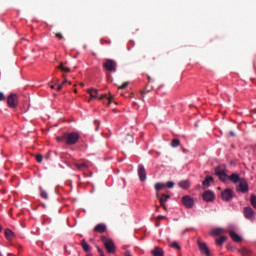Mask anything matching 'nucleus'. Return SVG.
Returning a JSON list of instances; mask_svg holds the SVG:
<instances>
[{"label": "nucleus", "instance_id": "7ed1b4c3", "mask_svg": "<svg viewBox=\"0 0 256 256\" xmlns=\"http://www.w3.org/2000/svg\"><path fill=\"white\" fill-rule=\"evenodd\" d=\"M215 175L218 176L222 183H227V179L231 177L227 175V172H225V166L223 165H219L215 168Z\"/></svg>", "mask_w": 256, "mask_h": 256}, {"label": "nucleus", "instance_id": "864d4df0", "mask_svg": "<svg viewBox=\"0 0 256 256\" xmlns=\"http://www.w3.org/2000/svg\"><path fill=\"white\" fill-rule=\"evenodd\" d=\"M128 256H131V255H128Z\"/></svg>", "mask_w": 256, "mask_h": 256}, {"label": "nucleus", "instance_id": "f8f14e48", "mask_svg": "<svg viewBox=\"0 0 256 256\" xmlns=\"http://www.w3.org/2000/svg\"><path fill=\"white\" fill-rule=\"evenodd\" d=\"M156 197L159 199L161 207L167 210V206L165 205V203H167V201L171 199V196L169 194H162V196L159 198V193H157Z\"/></svg>", "mask_w": 256, "mask_h": 256}, {"label": "nucleus", "instance_id": "de8ad7c7", "mask_svg": "<svg viewBox=\"0 0 256 256\" xmlns=\"http://www.w3.org/2000/svg\"><path fill=\"white\" fill-rule=\"evenodd\" d=\"M148 80L151 81V77L150 76H148Z\"/></svg>", "mask_w": 256, "mask_h": 256}, {"label": "nucleus", "instance_id": "37998d69", "mask_svg": "<svg viewBox=\"0 0 256 256\" xmlns=\"http://www.w3.org/2000/svg\"><path fill=\"white\" fill-rule=\"evenodd\" d=\"M50 87H51V89H57L56 85H51Z\"/></svg>", "mask_w": 256, "mask_h": 256}, {"label": "nucleus", "instance_id": "bb28decb", "mask_svg": "<svg viewBox=\"0 0 256 256\" xmlns=\"http://www.w3.org/2000/svg\"><path fill=\"white\" fill-rule=\"evenodd\" d=\"M238 251H239L240 255H243V256H247L251 253V251H249V249H247V248H242Z\"/></svg>", "mask_w": 256, "mask_h": 256}, {"label": "nucleus", "instance_id": "412c9836", "mask_svg": "<svg viewBox=\"0 0 256 256\" xmlns=\"http://www.w3.org/2000/svg\"><path fill=\"white\" fill-rule=\"evenodd\" d=\"M87 93H89L91 99H97L99 97V90L97 89L87 90Z\"/></svg>", "mask_w": 256, "mask_h": 256}, {"label": "nucleus", "instance_id": "4468645a", "mask_svg": "<svg viewBox=\"0 0 256 256\" xmlns=\"http://www.w3.org/2000/svg\"><path fill=\"white\" fill-rule=\"evenodd\" d=\"M99 100L103 101V104L107 105L109 107L111 105V102L113 101V96H108L107 94H102L99 96Z\"/></svg>", "mask_w": 256, "mask_h": 256}, {"label": "nucleus", "instance_id": "f3484780", "mask_svg": "<svg viewBox=\"0 0 256 256\" xmlns=\"http://www.w3.org/2000/svg\"><path fill=\"white\" fill-rule=\"evenodd\" d=\"M94 231L95 233H105L107 231V226H105V224H97Z\"/></svg>", "mask_w": 256, "mask_h": 256}, {"label": "nucleus", "instance_id": "a211bd4d", "mask_svg": "<svg viewBox=\"0 0 256 256\" xmlns=\"http://www.w3.org/2000/svg\"><path fill=\"white\" fill-rule=\"evenodd\" d=\"M151 254L153 256H164L165 252L163 251V248L155 247L153 250H151Z\"/></svg>", "mask_w": 256, "mask_h": 256}, {"label": "nucleus", "instance_id": "f03ea898", "mask_svg": "<svg viewBox=\"0 0 256 256\" xmlns=\"http://www.w3.org/2000/svg\"><path fill=\"white\" fill-rule=\"evenodd\" d=\"M61 141H64L66 145H75V143L79 141V133H65L63 136H61Z\"/></svg>", "mask_w": 256, "mask_h": 256}, {"label": "nucleus", "instance_id": "b1692460", "mask_svg": "<svg viewBox=\"0 0 256 256\" xmlns=\"http://www.w3.org/2000/svg\"><path fill=\"white\" fill-rule=\"evenodd\" d=\"M225 241H227V237L226 236H221L220 238L216 239V245L218 247H222L223 243H225Z\"/></svg>", "mask_w": 256, "mask_h": 256}, {"label": "nucleus", "instance_id": "f704fd0d", "mask_svg": "<svg viewBox=\"0 0 256 256\" xmlns=\"http://www.w3.org/2000/svg\"><path fill=\"white\" fill-rule=\"evenodd\" d=\"M165 185H166V187H167L168 189H173V187H175V183H173V182H171V181L167 182Z\"/></svg>", "mask_w": 256, "mask_h": 256}, {"label": "nucleus", "instance_id": "f257e3e1", "mask_svg": "<svg viewBox=\"0 0 256 256\" xmlns=\"http://www.w3.org/2000/svg\"><path fill=\"white\" fill-rule=\"evenodd\" d=\"M229 181L234 183V185H237L238 183L236 186V191H238V193H249V184L245 178H241L239 173H232L229 177Z\"/></svg>", "mask_w": 256, "mask_h": 256}, {"label": "nucleus", "instance_id": "6ab92c4d", "mask_svg": "<svg viewBox=\"0 0 256 256\" xmlns=\"http://www.w3.org/2000/svg\"><path fill=\"white\" fill-rule=\"evenodd\" d=\"M4 235L8 241H12V239L15 237V233H13L9 228L5 229Z\"/></svg>", "mask_w": 256, "mask_h": 256}, {"label": "nucleus", "instance_id": "09e8293b", "mask_svg": "<svg viewBox=\"0 0 256 256\" xmlns=\"http://www.w3.org/2000/svg\"><path fill=\"white\" fill-rule=\"evenodd\" d=\"M198 189H201V185H198Z\"/></svg>", "mask_w": 256, "mask_h": 256}, {"label": "nucleus", "instance_id": "79ce46f5", "mask_svg": "<svg viewBox=\"0 0 256 256\" xmlns=\"http://www.w3.org/2000/svg\"><path fill=\"white\" fill-rule=\"evenodd\" d=\"M97 251H98L99 254L103 253V250L99 247L97 248Z\"/></svg>", "mask_w": 256, "mask_h": 256}, {"label": "nucleus", "instance_id": "aec40b11", "mask_svg": "<svg viewBox=\"0 0 256 256\" xmlns=\"http://www.w3.org/2000/svg\"><path fill=\"white\" fill-rule=\"evenodd\" d=\"M178 186L180 189H189V187H191V183L189 180H182L178 183Z\"/></svg>", "mask_w": 256, "mask_h": 256}, {"label": "nucleus", "instance_id": "a878e982", "mask_svg": "<svg viewBox=\"0 0 256 256\" xmlns=\"http://www.w3.org/2000/svg\"><path fill=\"white\" fill-rule=\"evenodd\" d=\"M181 145V141L179 139H173L171 141V147H179Z\"/></svg>", "mask_w": 256, "mask_h": 256}, {"label": "nucleus", "instance_id": "c03bdc74", "mask_svg": "<svg viewBox=\"0 0 256 256\" xmlns=\"http://www.w3.org/2000/svg\"><path fill=\"white\" fill-rule=\"evenodd\" d=\"M146 93H147V92H145V90H142V91H141V94H142V95H145Z\"/></svg>", "mask_w": 256, "mask_h": 256}, {"label": "nucleus", "instance_id": "20e7f679", "mask_svg": "<svg viewBox=\"0 0 256 256\" xmlns=\"http://www.w3.org/2000/svg\"><path fill=\"white\" fill-rule=\"evenodd\" d=\"M101 241L104 244V247L108 253H115V244L113 243V240L102 236Z\"/></svg>", "mask_w": 256, "mask_h": 256}, {"label": "nucleus", "instance_id": "7c9ffc66", "mask_svg": "<svg viewBox=\"0 0 256 256\" xmlns=\"http://www.w3.org/2000/svg\"><path fill=\"white\" fill-rule=\"evenodd\" d=\"M165 187H166V185L163 184V183H156V184H155V190H156V191H161V189H163V188H165Z\"/></svg>", "mask_w": 256, "mask_h": 256}, {"label": "nucleus", "instance_id": "dca6fc26", "mask_svg": "<svg viewBox=\"0 0 256 256\" xmlns=\"http://www.w3.org/2000/svg\"><path fill=\"white\" fill-rule=\"evenodd\" d=\"M229 235L231 237L232 240L235 241V243H241V241H243V238H241V236H239L237 233H235V231L231 230L229 232Z\"/></svg>", "mask_w": 256, "mask_h": 256}, {"label": "nucleus", "instance_id": "ddd939ff", "mask_svg": "<svg viewBox=\"0 0 256 256\" xmlns=\"http://www.w3.org/2000/svg\"><path fill=\"white\" fill-rule=\"evenodd\" d=\"M203 199L207 203H211V201L215 200V193L211 190H207L203 193Z\"/></svg>", "mask_w": 256, "mask_h": 256}, {"label": "nucleus", "instance_id": "cd10ccee", "mask_svg": "<svg viewBox=\"0 0 256 256\" xmlns=\"http://www.w3.org/2000/svg\"><path fill=\"white\" fill-rule=\"evenodd\" d=\"M40 196L42 197V199H49V194L43 189H40Z\"/></svg>", "mask_w": 256, "mask_h": 256}, {"label": "nucleus", "instance_id": "c756f323", "mask_svg": "<svg viewBox=\"0 0 256 256\" xmlns=\"http://www.w3.org/2000/svg\"><path fill=\"white\" fill-rule=\"evenodd\" d=\"M58 69H60V71H64L65 73H69V71H71V69L65 67L63 65V63H61L59 66H58Z\"/></svg>", "mask_w": 256, "mask_h": 256}, {"label": "nucleus", "instance_id": "49530a36", "mask_svg": "<svg viewBox=\"0 0 256 256\" xmlns=\"http://www.w3.org/2000/svg\"><path fill=\"white\" fill-rule=\"evenodd\" d=\"M99 256H105V254L102 252V253L99 254Z\"/></svg>", "mask_w": 256, "mask_h": 256}, {"label": "nucleus", "instance_id": "39448f33", "mask_svg": "<svg viewBox=\"0 0 256 256\" xmlns=\"http://www.w3.org/2000/svg\"><path fill=\"white\" fill-rule=\"evenodd\" d=\"M103 67L106 71H109L110 73H115L117 71V62L112 59H106Z\"/></svg>", "mask_w": 256, "mask_h": 256}, {"label": "nucleus", "instance_id": "393cba45", "mask_svg": "<svg viewBox=\"0 0 256 256\" xmlns=\"http://www.w3.org/2000/svg\"><path fill=\"white\" fill-rule=\"evenodd\" d=\"M223 233V228H216L210 232L211 235L219 236Z\"/></svg>", "mask_w": 256, "mask_h": 256}, {"label": "nucleus", "instance_id": "e433bc0d", "mask_svg": "<svg viewBox=\"0 0 256 256\" xmlns=\"http://www.w3.org/2000/svg\"><path fill=\"white\" fill-rule=\"evenodd\" d=\"M94 125H96L95 131H98L99 125H101V122L99 120H94Z\"/></svg>", "mask_w": 256, "mask_h": 256}, {"label": "nucleus", "instance_id": "58836bf2", "mask_svg": "<svg viewBox=\"0 0 256 256\" xmlns=\"http://www.w3.org/2000/svg\"><path fill=\"white\" fill-rule=\"evenodd\" d=\"M56 37H57L58 39H63V34H61V33H56Z\"/></svg>", "mask_w": 256, "mask_h": 256}, {"label": "nucleus", "instance_id": "8fccbe9b", "mask_svg": "<svg viewBox=\"0 0 256 256\" xmlns=\"http://www.w3.org/2000/svg\"><path fill=\"white\" fill-rule=\"evenodd\" d=\"M156 227H159V223H156Z\"/></svg>", "mask_w": 256, "mask_h": 256}, {"label": "nucleus", "instance_id": "a18cd8bd", "mask_svg": "<svg viewBox=\"0 0 256 256\" xmlns=\"http://www.w3.org/2000/svg\"><path fill=\"white\" fill-rule=\"evenodd\" d=\"M57 141H65V140H61V137H57Z\"/></svg>", "mask_w": 256, "mask_h": 256}, {"label": "nucleus", "instance_id": "603ef678", "mask_svg": "<svg viewBox=\"0 0 256 256\" xmlns=\"http://www.w3.org/2000/svg\"><path fill=\"white\" fill-rule=\"evenodd\" d=\"M130 97H133V94H131Z\"/></svg>", "mask_w": 256, "mask_h": 256}, {"label": "nucleus", "instance_id": "72a5a7b5", "mask_svg": "<svg viewBox=\"0 0 256 256\" xmlns=\"http://www.w3.org/2000/svg\"><path fill=\"white\" fill-rule=\"evenodd\" d=\"M127 87H129V82H124L121 86L118 87V90L127 89Z\"/></svg>", "mask_w": 256, "mask_h": 256}, {"label": "nucleus", "instance_id": "9d476101", "mask_svg": "<svg viewBox=\"0 0 256 256\" xmlns=\"http://www.w3.org/2000/svg\"><path fill=\"white\" fill-rule=\"evenodd\" d=\"M138 177L140 181H147V171L145 170V166L143 164L138 165Z\"/></svg>", "mask_w": 256, "mask_h": 256}, {"label": "nucleus", "instance_id": "5701e85b", "mask_svg": "<svg viewBox=\"0 0 256 256\" xmlns=\"http://www.w3.org/2000/svg\"><path fill=\"white\" fill-rule=\"evenodd\" d=\"M81 247L83 251H85V253H89L91 251V246H89V244H87V241L85 240H82Z\"/></svg>", "mask_w": 256, "mask_h": 256}, {"label": "nucleus", "instance_id": "4c0bfd02", "mask_svg": "<svg viewBox=\"0 0 256 256\" xmlns=\"http://www.w3.org/2000/svg\"><path fill=\"white\" fill-rule=\"evenodd\" d=\"M0 101H5V94L0 92Z\"/></svg>", "mask_w": 256, "mask_h": 256}, {"label": "nucleus", "instance_id": "473e14b6", "mask_svg": "<svg viewBox=\"0 0 256 256\" xmlns=\"http://www.w3.org/2000/svg\"><path fill=\"white\" fill-rule=\"evenodd\" d=\"M35 159H36L37 163H43V155L37 154L35 156Z\"/></svg>", "mask_w": 256, "mask_h": 256}, {"label": "nucleus", "instance_id": "2eb2a0df", "mask_svg": "<svg viewBox=\"0 0 256 256\" xmlns=\"http://www.w3.org/2000/svg\"><path fill=\"white\" fill-rule=\"evenodd\" d=\"M214 181L213 176H206L204 181L202 182L203 189H207V187L211 186V183Z\"/></svg>", "mask_w": 256, "mask_h": 256}, {"label": "nucleus", "instance_id": "3c124183", "mask_svg": "<svg viewBox=\"0 0 256 256\" xmlns=\"http://www.w3.org/2000/svg\"><path fill=\"white\" fill-rule=\"evenodd\" d=\"M156 211H159V207L156 208Z\"/></svg>", "mask_w": 256, "mask_h": 256}, {"label": "nucleus", "instance_id": "6e6552de", "mask_svg": "<svg viewBox=\"0 0 256 256\" xmlns=\"http://www.w3.org/2000/svg\"><path fill=\"white\" fill-rule=\"evenodd\" d=\"M197 245L199 247L200 253H202L203 255L211 256V251L209 250V247H207V243L202 242L198 239Z\"/></svg>", "mask_w": 256, "mask_h": 256}, {"label": "nucleus", "instance_id": "c85d7f7f", "mask_svg": "<svg viewBox=\"0 0 256 256\" xmlns=\"http://www.w3.org/2000/svg\"><path fill=\"white\" fill-rule=\"evenodd\" d=\"M250 203H251L252 207H254L256 209V196H255V194H252L250 196Z\"/></svg>", "mask_w": 256, "mask_h": 256}, {"label": "nucleus", "instance_id": "2f4dec72", "mask_svg": "<svg viewBox=\"0 0 256 256\" xmlns=\"http://www.w3.org/2000/svg\"><path fill=\"white\" fill-rule=\"evenodd\" d=\"M173 249H178V251H181V246L177 242H172L170 245Z\"/></svg>", "mask_w": 256, "mask_h": 256}, {"label": "nucleus", "instance_id": "4be33fe9", "mask_svg": "<svg viewBox=\"0 0 256 256\" xmlns=\"http://www.w3.org/2000/svg\"><path fill=\"white\" fill-rule=\"evenodd\" d=\"M75 166L79 171H85V169H89V164L85 162L76 163Z\"/></svg>", "mask_w": 256, "mask_h": 256}, {"label": "nucleus", "instance_id": "ea45409f", "mask_svg": "<svg viewBox=\"0 0 256 256\" xmlns=\"http://www.w3.org/2000/svg\"><path fill=\"white\" fill-rule=\"evenodd\" d=\"M229 136H230V137H235V132L230 131V132H229Z\"/></svg>", "mask_w": 256, "mask_h": 256}, {"label": "nucleus", "instance_id": "c9c22d12", "mask_svg": "<svg viewBox=\"0 0 256 256\" xmlns=\"http://www.w3.org/2000/svg\"><path fill=\"white\" fill-rule=\"evenodd\" d=\"M65 83H67V80H64L60 85H58L56 90L61 91V89H63V85H65Z\"/></svg>", "mask_w": 256, "mask_h": 256}, {"label": "nucleus", "instance_id": "9b49d317", "mask_svg": "<svg viewBox=\"0 0 256 256\" xmlns=\"http://www.w3.org/2000/svg\"><path fill=\"white\" fill-rule=\"evenodd\" d=\"M244 217L249 219V221H255V211L251 207L244 208Z\"/></svg>", "mask_w": 256, "mask_h": 256}, {"label": "nucleus", "instance_id": "a19ab883", "mask_svg": "<svg viewBox=\"0 0 256 256\" xmlns=\"http://www.w3.org/2000/svg\"><path fill=\"white\" fill-rule=\"evenodd\" d=\"M157 219H158V221H161V219H165V216L160 215V216L157 217Z\"/></svg>", "mask_w": 256, "mask_h": 256}, {"label": "nucleus", "instance_id": "1a4fd4ad", "mask_svg": "<svg viewBox=\"0 0 256 256\" xmlns=\"http://www.w3.org/2000/svg\"><path fill=\"white\" fill-rule=\"evenodd\" d=\"M182 205L186 207V209H193V205H195V200L189 195L182 197Z\"/></svg>", "mask_w": 256, "mask_h": 256}, {"label": "nucleus", "instance_id": "423d86ee", "mask_svg": "<svg viewBox=\"0 0 256 256\" xmlns=\"http://www.w3.org/2000/svg\"><path fill=\"white\" fill-rule=\"evenodd\" d=\"M235 197V192L231 188H226L221 192L222 201H231Z\"/></svg>", "mask_w": 256, "mask_h": 256}, {"label": "nucleus", "instance_id": "0eeeda50", "mask_svg": "<svg viewBox=\"0 0 256 256\" xmlns=\"http://www.w3.org/2000/svg\"><path fill=\"white\" fill-rule=\"evenodd\" d=\"M18 97L17 94L11 93L7 98V105L10 107V109H15L18 105Z\"/></svg>", "mask_w": 256, "mask_h": 256}]
</instances>
